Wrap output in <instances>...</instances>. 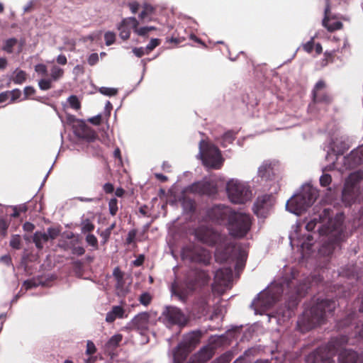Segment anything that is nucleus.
Instances as JSON below:
<instances>
[{
    "instance_id": "1",
    "label": "nucleus",
    "mask_w": 363,
    "mask_h": 363,
    "mask_svg": "<svg viewBox=\"0 0 363 363\" xmlns=\"http://www.w3.org/2000/svg\"><path fill=\"white\" fill-rule=\"evenodd\" d=\"M229 213L228 208L217 206L212 209L211 216L213 219L219 221L224 220L228 216V229L229 233L236 238L245 236L251 227L250 216L240 212H234L230 214Z\"/></svg>"
},
{
    "instance_id": "2",
    "label": "nucleus",
    "mask_w": 363,
    "mask_h": 363,
    "mask_svg": "<svg viewBox=\"0 0 363 363\" xmlns=\"http://www.w3.org/2000/svg\"><path fill=\"white\" fill-rule=\"evenodd\" d=\"M317 196L318 190L309 184L303 185L299 193L288 200L286 208L289 212L298 216L315 202Z\"/></svg>"
},
{
    "instance_id": "3",
    "label": "nucleus",
    "mask_w": 363,
    "mask_h": 363,
    "mask_svg": "<svg viewBox=\"0 0 363 363\" xmlns=\"http://www.w3.org/2000/svg\"><path fill=\"white\" fill-rule=\"evenodd\" d=\"M198 156L202 160L203 165L208 169H220L224 160L218 148L204 140L199 143Z\"/></svg>"
},
{
    "instance_id": "4",
    "label": "nucleus",
    "mask_w": 363,
    "mask_h": 363,
    "mask_svg": "<svg viewBox=\"0 0 363 363\" xmlns=\"http://www.w3.org/2000/svg\"><path fill=\"white\" fill-rule=\"evenodd\" d=\"M229 199L235 203H242L251 198L252 193L248 185L242 181L232 179L226 185Z\"/></svg>"
},
{
    "instance_id": "5",
    "label": "nucleus",
    "mask_w": 363,
    "mask_h": 363,
    "mask_svg": "<svg viewBox=\"0 0 363 363\" xmlns=\"http://www.w3.org/2000/svg\"><path fill=\"white\" fill-rule=\"evenodd\" d=\"M272 287L260 292L255 298L251 306L254 307L255 313L261 314L269 309L277 301V297L272 294Z\"/></svg>"
},
{
    "instance_id": "6",
    "label": "nucleus",
    "mask_w": 363,
    "mask_h": 363,
    "mask_svg": "<svg viewBox=\"0 0 363 363\" xmlns=\"http://www.w3.org/2000/svg\"><path fill=\"white\" fill-rule=\"evenodd\" d=\"M232 278V270L230 268L219 269L216 272L213 290L219 294H223L227 289L230 288Z\"/></svg>"
},
{
    "instance_id": "7",
    "label": "nucleus",
    "mask_w": 363,
    "mask_h": 363,
    "mask_svg": "<svg viewBox=\"0 0 363 363\" xmlns=\"http://www.w3.org/2000/svg\"><path fill=\"white\" fill-rule=\"evenodd\" d=\"M162 321L167 327L184 325L187 319L182 311L176 307H168L162 313Z\"/></svg>"
},
{
    "instance_id": "8",
    "label": "nucleus",
    "mask_w": 363,
    "mask_h": 363,
    "mask_svg": "<svg viewBox=\"0 0 363 363\" xmlns=\"http://www.w3.org/2000/svg\"><path fill=\"white\" fill-rule=\"evenodd\" d=\"M150 324L151 321L150 313L143 312L135 315L125 328L127 329L135 330L141 335H145L149 330Z\"/></svg>"
},
{
    "instance_id": "9",
    "label": "nucleus",
    "mask_w": 363,
    "mask_h": 363,
    "mask_svg": "<svg viewBox=\"0 0 363 363\" xmlns=\"http://www.w3.org/2000/svg\"><path fill=\"white\" fill-rule=\"evenodd\" d=\"M273 206V200L271 196L263 195L259 196L253 207L254 213L261 218H264L269 213Z\"/></svg>"
},
{
    "instance_id": "10",
    "label": "nucleus",
    "mask_w": 363,
    "mask_h": 363,
    "mask_svg": "<svg viewBox=\"0 0 363 363\" xmlns=\"http://www.w3.org/2000/svg\"><path fill=\"white\" fill-rule=\"evenodd\" d=\"M196 238L201 242L208 245H213L218 242L220 239V235L207 227H201L196 231Z\"/></svg>"
},
{
    "instance_id": "11",
    "label": "nucleus",
    "mask_w": 363,
    "mask_h": 363,
    "mask_svg": "<svg viewBox=\"0 0 363 363\" xmlns=\"http://www.w3.org/2000/svg\"><path fill=\"white\" fill-rule=\"evenodd\" d=\"M138 21L134 17L123 18L117 26L121 38L123 40L128 39L130 35L131 29H133L135 31V28L138 26Z\"/></svg>"
},
{
    "instance_id": "12",
    "label": "nucleus",
    "mask_w": 363,
    "mask_h": 363,
    "mask_svg": "<svg viewBox=\"0 0 363 363\" xmlns=\"http://www.w3.org/2000/svg\"><path fill=\"white\" fill-rule=\"evenodd\" d=\"M279 165L277 161L266 160L258 168V176L265 179H269L272 176L276 174Z\"/></svg>"
},
{
    "instance_id": "13",
    "label": "nucleus",
    "mask_w": 363,
    "mask_h": 363,
    "mask_svg": "<svg viewBox=\"0 0 363 363\" xmlns=\"http://www.w3.org/2000/svg\"><path fill=\"white\" fill-rule=\"evenodd\" d=\"M189 191L199 194L212 195L216 192V186L208 182H199L193 184L189 187Z\"/></svg>"
},
{
    "instance_id": "14",
    "label": "nucleus",
    "mask_w": 363,
    "mask_h": 363,
    "mask_svg": "<svg viewBox=\"0 0 363 363\" xmlns=\"http://www.w3.org/2000/svg\"><path fill=\"white\" fill-rule=\"evenodd\" d=\"M343 160L346 169L363 162V145L357 150L352 151L347 157H344Z\"/></svg>"
},
{
    "instance_id": "15",
    "label": "nucleus",
    "mask_w": 363,
    "mask_h": 363,
    "mask_svg": "<svg viewBox=\"0 0 363 363\" xmlns=\"http://www.w3.org/2000/svg\"><path fill=\"white\" fill-rule=\"evenodd\" d=\"M25 41L23 40H18L15 38L6 39L4 42L2 50L9 54L14 52V48L18 47L17 53L19 54L22 52L23 47L24 46Z\"/></svg>"
},
{
    "instance_id": "16",
    "label": "nucleus",
    "mask_w": 363,
    "mask_h": 363,
    "mask_svg": "<svg viewBox=\"0 0 363 363\" xmlns=\"http://www.w3.org/2000/svg\"><path fill=\"white\" fill-rule=\"evenodd\" d=\"M330 0H325L326 6L325 9V16L323 20V25L329 31H333L335 30L340 29L342 24L341 22L336 21L334 18H330L327 16L328 13L330 11Z\"/></svg>"
},
{
    "instance_id": "17",
    "label": "nucleus",
    "mask_w": 363,
    "mask_h": 363,
    "mask_svg": "<svg viewBox=\"0 0 363 363\" xmlns=\"http://www.w3.org/2000/svg\"><path fill=\"white\" fill-rule=\"evenodd\" d=\"M125 315V310L121 306H114L111 310L108 311L106 316V321L107 323H113L116 318H126Z\"/></svg>"
},
{
    "instance_id": "18",
    "label": "nucleus",
    "mask_w": 363,
    "mask_h": 363,
    "mask_svg": "<svg viewBox=\"0 0 363 363\" xmlns=\"http://www.w3.org/2000/svg\"><path fill=\"white\" fill-rule=\"evenodd\" d=\"M357 359V354L352 350H341L338 354L339 363H356Z\"/></svg>"
},
{
    "instance_id": "19",
    "label": "nucleus",
    "mask_w": 363,
    "mask_h": 363,
    "mask_svg": "<svg viewBox=\"0 0 363 363\" xmlns=\"http://www.w3.org/2000/svg\"><path fill=\"white\" fill-rule=\"evenodd\" d=\"M325 87V83L322 81H319L315 84L313 90V99L315 102H329L330 99L329 96L323 95L321 93V90Z\"/></svg>"
},
{
    "instance_id": "20",
    "label": "nucleus",
    "mask_w": 363,
    "mask_h": 363,
    "mask_svg": "<svg viewBox=\"0 0 363 363\" xmlns=\"http://www.w3.org/2000/svg\"><path fill=\"white\" fill-rule=\"evenodd\" d=\"M48 240V235L45 232L37 231L33 235V242L38 249H42Z\"/></svg>"
},
{
    "instance_id": "21",
    "label": "nucleus",
    "mask_w": 363,
    "mask_h": 363,
    "mask_svg": "<svg viewBox=\"0 0 363 363\" xmlns=\"http://www.w3.org/2000/svg\"><path fill=\"white\" fill-rule=\"evenodd\" d=\"M201 337V333L200 332H195L193 331L191 333H188L184 337V346L185 347H191L194 346L199 342V339Z\"/></svg>"
},
{
    "instance_id": "22",
    "label": "nucleus",
    "mask_w": 363,
    "mask_h": 363,
    "mask_svg": "<svg viewBox=\"0 0 363 363\" xmlns=\"http://www.w3.org/2000/svg\"><path fill=\"white\" fill-rule=\"evenodd\" d=\"M363 178V174L361 172H353L350 174L346 180L345 187H348L359 182Z\"/></svg>"
},
{
    "instance_id": "23",
    "label": "nucleus",
    "mask_w": 363,
    "mask_h": 363,
    "mask_svg": "<svg viewBox=\"0 0 363 363\" xmlns=\"http://www.w3.org/2000/svg\"><path fill=\"white\" fill-rule=\"evenodd\" d=\"M64 75V69L57 65L52 67L50 69V78L54 81H58Z\"/></svg>"
},
{
    "instance_id": "24",
    "label": "nucleus",
    "mask_w": 363,
    "mask_h": 363,
    "mask_svg": "<svg viewBox=\"0 0 363 363\" xmlns=\"http://www.w3.org/2000/svg\"><path fill=\"white\" fill-rule=\"evenodd\" d=\"M13 82L16 84L23 83L26 79V73L21 69H16L13 72Z\"/></svg>"
},
{
    "instance_id": "25",
    "label": "nucleus",
    "mask_w": 363,
    "mask_h": 363,
    "mask_svg": "<svg viewBox=\"0 0 363 363\" xmlns=\"http://www.w3.org/2000/svg\"><path fill=\"white\" fill-rule=\"evenodd\" d=\"M319 308L323 309V313L325 315L327 312L331 313L335 308V303L333 301L325 300L323 301Z\"/></svg>"
},
{
    "instance_id": "26",
    "label": "nucleus",
    "mask_w": 363,
    "mask_h": 363,
    "mask_svg": "<svg viewBox=\"0 0 363 363\" xmlns=\"http://www.w3.org/2000/svg\"><path fill=\"white\" fill-rule=\"evenodd\" d=\"M123 340L121 334H116L113 335L107 342V347L109 348H116Z\"/></svg>"
},
{
    "instance_id": "27",
    "label": "nucleus",
    "mask_w": 363,
    "mask_h": 363,
    "mask_svg": "<svg viewBox=\"0 0 363 363\" xmlns=\"http://www.w3.org/2000/svg\"><path fill=\"white\" fill-rule=\"evenodd\" d=\"M113 276L116 281V286L119 289L123 282V274L118 267H116L113 272Z\"/></svg>"
},
{
    "instance_id": "28",
    "label": "nucleus",
    "mask_w": 363,
    "mask_h": 363,
    "mask_svg": "<svg viewBox=\"0 0 363 363\" xmlns=\"http://www.w3.org/2000/svg\"><path fill=\"white\" fill-rule=\"evenodd\" d=\"M54 82L51 78L41 79L38 82V86L41 90H48L52 88V82Z\"/></svg>"
},
{
    "instance_id": "29",
    "label": "nucleus",
    "mask_w": 363,
    "mask_h": 363,
    "mask_svg": "<svg viewBox=\"0 0 363 363\" xmlns=\"http://www.w3.org/2000/svg\"><path fill=\"white\" fill-rule=\"evenodd\" d=\"M67 101L69 106L74 110H79L81 107V103L79 99L74 95L70 96L67 99Z\"/></svg>"
},
{
    "instance_id": "30",
    "label": "nucleus",
    "mask_w": 363,
    "mask_h": 363,
    "mask_svg": "<svg viewBox=\"0 0 363 363\" xmlns=\"http://www.w3.org/2000/svg\"><path fill=\"white\" fill-rule=\"evenodd\" d=\"M81 226L82 232L84 233L91 232L94 229V225L89 219L82 220Z\"/></svg>"
},
{
    "instance_id": "31",
    "label": "nucleus",
    "mask_w": 363,
    "mask_h": 363,
    "mask_svg": "<svg viewBox=\"0 0 363 363\" xmlns=\"http://www.w3.org/2000/svg\"><path fill=\"white\" fill-rule=\"evenodd\" d=\"M235 140V134L233 131H228L223 135V144L225 146L227 144L232 143Z\"/></svg>"
},
{
    "instance_id": "32",
    "label": "nucleus",
    "mask_w": 363,
    "mask_h": 363,
    "mask_svg": "<svg viewBox=\"0 0 363 363\" xmlns=\"http://www.w3.org/2000/svg\"><path fill=\"white\" fill-rule=\"evenodd\" d=\"M99 91L103 95L108 96H115L117 94L118 90L115 88L104 87L103 86V87L99 88Z\"/></svg>"
},
{
    "instance_id": "33",
    "label": "nucleus",
    "mask_w": 363,
    "mask_h": 363,
    "mask_svg": "<svg viewBox=\"0 0 363 363\" xmlns=\"http://www.w3.org/2000/svg\"><path fill=\"white\" fill-rule=\"evenodd\" d=\"M108 208H109L110 213L112 216H114L116 214V213L118 211V201L116 199L113 198L109 201Z\"/></svg>"
},
{
    "instance_id": "34",
    "label": "nucleus",
    "mask_w": 363,
    "mask_h": 363,
    "mask_svg": "<svg viewBox=\"0 0 363 363\" xmlns=\"http://www.w3.org/2000/svg\"><path fill=\"white\" fill-rule=\"evenodd\" d=\"M104 39L106 45H112L116 40V34L113 32L108 31L104 34Z\"/></svg>"
},
{
    "instance_id": "35",
    "label": "nucleus",
    "mask_w": 363,
    "mask_h": 363,
    "mask_svg": "<svg viewBox=\"0 0 363 363\" xmlns=\"http://www.w3.org/2000/svg\"><path fill=\"white\" fill-rule=\"evenodd\" d=\"M86 242L92 246L94 249L98 248V240L96 237L93 234H88L86 237Z\"/></svg>"
},
{
    "instance_id": "36",
    "label": "nucleus",
    "mask_w": 363,
    "mask_h": 363,
    "mask_svg": "<svg viewBox=\"0 0 363 363\" xmlns=\"http://www.w3.org/2000/svg\"><path fill=\"white\" fill-rule=\"evenodd\" d=\"M35 71L40 76H45L48 69L45 65L40 63L35 66Z\"/></svg>"
},
{
    "instance_id": "37",
    "label": "nucleus",
    "mask_w": 363,
    "mask_h": 363,
    "mask_svg": "<svg viewBox=\"0 0 363 363\" xmlns=\"http://www.w3.org/2000/svg\"><path fill=\"white\" fill-rule=\"evenodd\" d=\"M160 44V40L157 38H152L150 43L147 45L145 50L146 53H149L153 49H155Z\"/></svg>"
},
{
    "instance_id": "38",
    "label": "nucleus",
    "mask_w": 363,
    "mask_h": 363,
    "mask_svg": "<svg viewBox=\"0 0 363 363\" xmlns=\"http://www.w3.org/2000/svg\"><path fill=\"white\" fill-rule=\"evenodd\" d=\"M10 245L14 249H19L21 246V237L15 235L11 237Z\"/></svg>"
},
{
    "instance_id": "39",
    "label": "nucleus",
    "mask_w": 363,
    "mask_h": 363,
    "mask_svg": "<svg viewBox=\"0 0 363 363\" xmlns=\"http://www.w3.org/2000/svg\"><path fill=\"white\" fill-rule=\"evenodd\" d=\"M332 182L331 176L328 174H323L320 178V185L323 186H328Z\"/></svg>"
},
{
    "instance_id": "40",
    "label": "nucleus",
    "mask_w": 363,
    "mask_h": 363,
    "mask_svg": "<svg viewBox=\"0 0 363 363\" xmlns=\"http://www.w3.org/2000/svg\"><path fill=\"white\" fill-rule=\"evenodd\" d=\"M46 233L48 235V240H54L58 236L60 230L57 228H49Z\"/></svg>"
},
{
    "instance_id": "41",
    "label": "nucleus",
    "mask_w": 363,
    "mask_h": 363,
    "mask_svg": "<svg viewBox=\"0 0 363 363\" xmlns=\"http://www.w3.org/2000/svg\"><path fill=\"white\" fill-rule=\"evenodd\" d=\"M96 348L94 342L91 340H88L86 342V353L87 354H93L96 352Z\"/></svg>"
},
{
    "instance_id": "42",
    "label": "nucleus",
    "mask_w": 363,
    "mask_h": 363,
    "mask_svg": "<svg viewBox=\"0 0 363 363\" xmlns=\"http://www.w3.org/2000/svg\"><path fill=\"white\" fill-rule=\"evenodd\" d=\"M313 40L314 38H311L309 41L303 45V48L306 52L308 53H311L312 52L314 46Z\"/></svg>"
},
{
    "instance_id": "43",
    "label": "nucleus",
    "mask_w": 363,
    "mask_h": 363,
    "mask_svg": "<svg viewBox=\"0 0 363 363\" xmlns=\"http://www.w3.org/2000/svg\"><path fill=\"white\" fill-rule=\"evenodd\" d=\"M151 301V296L147 293H144L141 294L140 297V301L142 304L147 306L150 303Z\"/></svg>"
},
{
    "instance_id": "44",
    "label": "nucleus",
    "mask_w": 363,
    "mask_h": 363,
    "mask_svg": "<svg viewBox=\"0 0 363 363\" xmlns=\"http://www.w3.org/2000/svg\"><path fill=\"white\" fill-rule=\"evenodd\" d=\"M99 60L98 54L92 53L89 56L87 61L89 65L93 66L98 62Z\"/></svg>"
},
{
    "instance_id": "45",
    "label": "nucleus",
    "mask_w": 363,
    "mask_h": 363,
    "mask_svg": "<svg viewBox=\"0 0 363 363\" xmlns=\"http://www.w3.org/2000/svg\"><path fill=\"white\" fill-rule=\"evenodd\" d=\"M135 33L140 36H145L148 34L149 31L147 30L146 26L141 27L140 28H138L137 26L135 28Z\"/></svg>"
},
{
    "instance_id": "46",
    "label": "nucleus",
    "mask_w": 363,
    "mask_h": 363,
    "mask_svg": "<svg viewBox=\"0 0 363 363\" xmlns=\"http://www.w3.org/2000/svg\"><path fill=\"white\" fill-rule=\"evenodd\" d=\"M335 52V50L332 51H325L324 53L325 59L323 60L324 62H323L322 65L325 66L328 64L329 60L332 58L333 54Z\"/></svg>"
},
{
    "instance_id": "47",
    "label": "nucleus",
    "mask_w": 363,
    "mask_h": 363,
    "mask_svg": "<svg viewBox=\"0 0 363 363\" xmlns=\"http://www.w3.org/2000/svg\"><path fill=\"white\" fill-rule=\"evenodd\" d=\"M133 52L138 57L147 54L145 48H135L133 49Z\"/></svg>"
},
{
    "instance_id": "48",
    "label": "nucleus",
    "mask_w": 363,
    "mask_h": 363,
    "mask_svg": "<svg viewBox=\"0 0 363 363\" xmlns=\"http://www.w3.org/2000/svg\"><path fill=\"white\" fill-rule=\"evenodd\" d=\"M56 62L61 65H65L67 62V59L65 55H59L56 58Z\"/></svg>"
},
{
    "instance_id": "49",
    "label": "nucleus",
    "mask_w": 363,
    "mask_h": 363,
    "mask_svg": "<svg viewBox=\"0 0 363 363\" xmlns=\"http://www.w3.org/2000/svg\"><path fill=\"white\" fill-rule=\"evenodd\" d=\"M9 94L11 96V101H14L21 96V92L18 89H14L12 91H11Z\"/></svg>"
},
{
    "instance_id": "50",
    "label": "nucleus",
    "mask_w": 363,
    "mask_h": 363,
    "mask_svg": "<svg viewBox=\"0 0 363 363\" xmlns=\"http://www.w3.org/2000/svg\"><path fill=\"white\" fill-rule=\"evenodd\" d=\"M7 228L8 225L5 220L0 219V232L3 234V235H6Z\"/></svg>"
},
{
    "instance_id": "51",
    "label": "nucleus",
    "mask_w": 363,
    "mask_h": 363,
    "mask_svg": "<svg viewBox=\"0 0 363 363\" xmlns=\"http://www.w3.org/2000/svg\"><path fill=\"white\" fill-rule=\"evenodd\" d=\"M103 189L106 193L110 194L113 191L114 187L112 184L106 183L103 186Z\"/></svg>"
},
{
    "instance_id": "52",
    "label": "nucleus",
    "mask_w": 363,
    "mask_h": 363,
    "mask_svg": "<svg viewBox=\"0 0 363 363\" xmlns=\"http://www.w3.org/2000/svg\"><path fill=\"white\" fill-rule=\"evenodd\" d=\"M339 349V345L337 342H331L328 345V351L330 353H332L334 350H337Z\"/></svg>"
},
{
    "instance_id": "53",
    "label": "nucleus",
    "mask_w": 363,
    "mask_h": 363,
    "mask_svg": "<svg viewBox=\"0 0 363 363\" xmlns=\"http://www.w3.org/2000/svg\"><path fill=\"white\" fill-rule=\"evenodd\" d=\"M85 252L83 247H77L72 250V253L78 256L82 255Z\"/></svg>"
},
{
    "instance_id": "54",
    "label": "nucleus",
    "mask_w": 363,
    "mask_h": 363,
    "mask_svg": "<svg viewBox=\"0 0 363 363\" xmlns=\"http://www.w3.org/2000/svg\"><path fill=\"white\" fill-rule=\"evenodd\" d=\"M129 7L132 13H135L139 9V4L133 1L129 4Z\"/></svg>"
},
{
    "instance_id": "55",
    "label": "nucleus",
    "mask_w": 363,
    "mask_h": 363,
    "mask_svg": "<svg viewBox=\"0 0 363 363\" xmlns=\"http://www.w3.org/2000/svg\"><path fill=\"white\" fill-rule=\"evenodd\" d=\"M35 228V226L33 223H29V222H26L24 223L23 225V229L24 230L26 231H28V232H31L34 230Z\"/></svg>"
},
{
    "instance_id": "56",
    "label": "nucleus",
    "mask_w": 363,
    "mask_h": 363,
    "mask_svg": "<svg viewBox=\"0 0 363 363\" xmlns=\"http://www.w3.org/2000/svg\"><path fill=\"white\" fill-rule=\"evenodd\" d=\"M35 93V89L32 86H26L24 89V94L26 97L33 95Z\"/></svg>"
},
{
    "instance_id": "57",
    "label": "nucleus",
    "mask_w": 363,
    "mask_h": 363,
    "mask_svg": "<svg viewBox=\"0 0 363 363\" xmlns=\"http://www.w3.org/2000/svg\"><path fill=\"white\" fill-rule=\"evenodd\" d=\"M89 121L94 125H99L101 122V115H97L89 119Z\"/></svg>"
},
{
    "instance_id": "58",
    "label": "nucleus",
    "mask_w": 363,
    "mask_h": 363,
    "mask_svg": "<svg viewBox=\"0 0 363 363\" xmlns=\"http://www.w3.org/2000/svg\"><path fill=\"white\" fill-rule=\"evenodd\" d=\"M294 228H295L294 232L291 233L289 235V239L291 240V243H292L297 237V230L299 228V225H296L294 226Z\"/></svg>"
},
{
    "instance_id": "59",
    "label": "nucleus",
    "mask_w": 363,
    "mask_h": 363,
    "mask_svg": "<svg viewBox=\"0 0 363 363\" xmlns=\"http://www.w3.org/2000/svg\"><path fill=\"white\" fill-rule=\"evenodd\" d=\"M112 109V105L110 101H107L105 106V111L106 112L107 116H110L111 111Z\"/></svg>"
},
{
    "instance_id": "60",
    "label": "nucleus",
    "mask_w": 363,
    "mask_h": 363,
    "mask_svg": "<svg viewBox=\"0 0 363 363\" xmlns=\"http://www.w3.org/2000/svg\"><path fill=\"white\" fill-rule=\"evenodd\" d=\"M9 94L3 92L0 94V103L5 102L9 98Z\"/></svg>"
},
{
    "instance_id": "61",
    "label": "nucleus",
    "mask_w": 363,
    "mask_h": 363,
    "mask_svg": "<svg viewBox=\"0 0 363 363\" xmlns=\"http://www.w3.org/2000/svg\"><path fill=\"white\" fill-rule=\"evenodd\" d=\"M7 65V60L4 57H0V69H4Z\"/></svg>"
},
{
    "instance_id": "62",
    "label": "nucleus",
    "mask_w": 363,
    "mask_h": 363,
    "mask_svg": "<svg viewBox=\"0 0 363 363\" xmlns=\"http://www.w3.org/2000/svg\"><path fill=\"white\" fill-rule=\"evenodd\" d=\"M155 177L162 182H165L167 180V177L162 174H155Z\"/></svg>"
},
{
    "instance_id": "63",
    "label": "nucleus",
    "mask_w": 363,
    "mask_h": 363,
    "mask_svg": "<svg viewBox=\"0 0 363 363\" xmlns=\"http://www.w3.org/2000/svg\"><path fill=\"white\" fill-rule=\"evenodd\" d=\"M315 52L318 55L320 54L323 51L322 46L320 43H317L315 46Z\"/></svg>"
},
{
    "instance_id": "64",
    "label": "nucleus",
    "mask_w": 363,
    "mask_h": 363,
    "mask_svg": "<svg viewBox=\"0 0 363 363\" xmlns=\"http://www.w3.org/2000/svg\"><path fill=\"white\" fill-rule=\"evenodd\" d=\"M320 363H335V362L331 359L330 357L323 359L321 360Z\"/></svg>"
}]
</instances>
